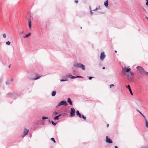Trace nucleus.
Returning <instances> with one entry per match:
<instances>
[{
    "label": "nucleus",
    "mask_w": 148,
    "mask_h": 148,
    "mask_svg": "<svg viewBox=\"0 0 148 148\" xmlns=\"http://www.w3.org/2000/svg\"><path fill=\"white\" fill-rule=\"evenodd\" d=\"M126 87L127 88H128L129 90L131 89L130 86L129 85H128L126 86Z\"/></svg>",
    "instance_id": "nucleus-20"
},
{
    "label": "nucleus",
    "mask_w": 148,
    "mask_h": 148,
    "mask_svg": "<svg viewBox=\"0 0 148 148\" xmlns=\"http://www.w3.org/2000/svg\"><path fill=\"white\" fill-rule=\"evenodd\" d=\"M28 25H29V28L30 29H31V26H32V22H31V19H29L28 20Z\"/></svg>",
    "instance_id": "nucleus-10"
},
{
    "label": "nucleus",
    "mask_w": 148,
    "mask_h": 148,
    "mask_svg": "<svg viewBox=\"0 0 148 148\" xmlns=\"http://www.w3.org/2000/svg\"><path fill=\"white\" fill-rule=\"evenodd\" d=\"M63 105L65 106H67V103L65 101H62L60 102L56 106V108H58L61 105Z\"/></svg>",
    "instance_id": "nucleus-3"
},
{
    "label": "nucleus",
    "mask_w": 148,
    "mask_h": 148,
    "mask_svg": "<svg viewBox=\"0 0 148 148\" xmlns=\"http://www.w3.org/2000/svg\"><path fill=\"white\" fill-rule=\"evenodd\" d=\"M85 120H86V117L85 116H84L83 117V118Z\"/></svg>",
    "instance_id": "nucleus-36"
},
{
    "label": "nucleus",
    "mask_w": 148,
    "mask_h": 148,
    "mask_svg": "<svg viewBox=\"0 0 148 148\" xmlns=\"http://www.w3.org/2000/svg\"><path fill=\"white\" fill-rule=\"evenodd\" d=\"M58 114V112H53V115H57V114Z\"/></svg>",
    "instance_id": "nucleus-28"
},
{
    "label": "nucleus",
    "mask_w": 148,
    "mask_h": 148,
    "mask_svg": "<svg viewBox=\"0 0 148 148\" xmlns=\"http://www.w3.org/2000/svg\"><path fill=\"white\" fill-rule=\"evenodd\" d=\"M115 148H118V147L117 146H115Z\"/></svg>",
    "instance_id": "nucleus-47"
},
{
    "label": "nucleus",
    "mask_w": 148,
    "mask_h": 148,
    "mask_svg": "<svg viewBox=\"0 0 148 148\" xmlns=\"http://www.w3.org/2000/svg\"><path fill=\"white\" fill-rule=\"evenodd\" d=\"M74 66L75 67L79 68H81L82 69L84 70L85 69V66L82 64L80 63H77L74 65Z\"/></svg>",
    "instance_id": "nucleus-1"
},
{
    "label": "nucleus",
    "mask_w": 148,
    "mask_h": 148,
    "mask_svg": "<svg viewBox=\"0 0 148 148\" xmlns=\"http://www.w3.org/2000/svg\"><path fill=\"white\" fill-rule=\"evenodd\" d=\"M67 76L69 77V78L71 79H73L76 78H83V77L79 76H72L71 75H67Z\"/></svg>",
    "instance_id": "nucleus-5"
},
{
    "label": "nucleus",
    "mask_w": 148,
    "mask_h": 148,
    "mask_svg": "<svg viewBox=\"0 0 148 148\" xmlns=\"http://www.w3.org/2000/svg\"><path fill=\"white\" fill-rule=\"evenodd\" d=\"M23 32H24L23 31L21 32H20V34H23Z\"/></svg>",
    "instance_id": "nucleus-42"
},
{
    "label": "nucleus",
    "mask_w": 148,
    "mask_h": 148,
    "mask_svg": "<svg viewBox=\"0 0 148 148\" xmlns=\"http://www.w3.org/2000/svg\"><path fill=\"white\" fill-rule=\"evenodd\" d=\"M114 86V85L113 84H111L110 85V88H111L112 86Z\"/></svg>",
    "instance_id": "nucleus-31"
},
{
    "label": "nucleus",
    "mask_w": 148,
    "mask_h": 148,
    "mask_svg": "<svg viewBox=\"0 0 148 148\" xmlns=\"http://www.w3.org/2000/svg\"><path fill=\"white\" fill-rule=\"evenodd\" d=\"M48 117H45V116H43L42 118V119L43 120H44L47 119H48Z\"/></svg>",
    "instance_id": "nucleus-22"
},
{
    "label": "nucleus",
    "mask_w": 148,
    "mask_h": 148,
    "mask_svg": "<svg viewBox=\"0 0 148 148\" xmlns=\"http://www.w3.org/2000/svg\"><path fill=\"white\" fill-rule=\"evenodd\" d=\"M51 140L53 141L54 143H56V141L55 140L54 138H51Z\"/></svg>",
    "instance_id": "nucleus-19"
},
{
    "label": "nucleus",
    "mask_w": 148,
    "mask_h": 148,
    "mask_svg": "<svg viewBox=\"0 0 148 148\" xmlns=\"http://www.w3.org/2000/svg\"><path fill=\"white\" fill-rule=\"evenodd\" d=\"M90 14H91V15H92V14H93V13L92 12V11H91H91H90Z\"/></svg>",
    "instance_id": "nucleus-41"
},
{
    "label": "nucleus",
    "mask_w": 148,
    "mask_h": 148,
    "mask_svg": "<svg viewBox=\"0 0 148 148\" xmlns=\"http://www.w3.org/2000/svg\"><path fill=\"white\" fill-rule=\"evenodd\" d=\"M114 52H115V53H116V52H117V51H114Z\"/></svg>",
    "instance_id": "nucleus-49"
},
{
    "label": "nucleus",
    "mask_w": 148,
    "mask_h": 148,
    "mask_svg": "<svg viewBox=\"0 0 148 148\" xmlns=\"http://www.w3.org/2000/svg\"><path fill=\"white\" fill-rule=\"evenodd\" d=\"M125 71L127 72H129V71L131 70V69L129 68H127L125 67Z\"/></svg>",
    "instance_id": "nucleus-15"
},
{
    "label": "nucleus",
    "mask_w": 148,
    "mask_h": 148,
    "mask_svg": "<svg viewBox=\"0 0 148 148\" xmlns=\"http://www.w3.org/2000/svg\"><path fill=\"white\" fill-rule=\"evenodd\" d=\"M2 81V79L1 78L0 79V82H1Z\"/></svg>",
    "instance_id": "nucleus-40"
},
{
    "label": "nucleus",
    "mask_w": 148,
    "mask_h": 148,
    "mask_svg": "<svg viewBox=\"0 0 148 148\" xmlns=\"http://www.w3.org/2000/svg\"><path fill=\"white\" fill-rule=\"evenodd\" d=\"M105 69V67H103L102 68V69Z\"/></svg>",
    "instance_id": "nucleus-48"
},
{
    "label": "nucleus",
    "mask_w": 148,
    "mask_h": 148,
    "mask_svg": "<svg viewBox=\"0 0 148 148\" xmlns=\"http://www.w3.org/2000/svg\"><path fill=\"white\" fill-rule=\"evenodd\" d=\"M5 84L6 85L9 84H10V82L8 81H6L5 82Z\"/></svg>",
    "instance_id": "nucleus-27"
},
{
    "label": "nucleus",
    "mask_w": 148,
    "mask_h": 148,
    "mask_svg": "<svg viewBox=\"0 0 148 148\" xmlns=\"http://www.w3.org/2000/svg\"><path fill=\"white\" fill-rule=\"evenodd\" d=\"M10 42L9 41H7L6 43V44L7 45H9L10 44Z\"/></svg>",
    "instance_id": "nucleus-23"
},
{
    "label": "nucleus",
    "mask_w": 148,
    "mask_h": 148,
    "mask_svg": "<svg viewBox=\"0 0 148 148\" xmlns=\"http://www.w3.org/2000/svg\"><path fill=\"white\" fill-rule=\"evenodd\" d=\"M146 5L148 7V1H147L146 2Z\"/></svg>",
    "instance_id": "nucleus-35"
},
{
    "label": "nucleus",
    "mask_w": 148,
    "mask_h": 148,
    "mask_svg": "<svg viewBox=\"0 0 148 148\" xmlns=\"http://www.w3.org/2000/svg\"><path fill=\"white\" fill-rule=\"evenodd\" d=\"M67 102L69 103L71 105H72V103L71 100V99L70 98H69L67 99Z\"/></svg>",
    "instance_id": "nucleus-12"
},
{
    "label": "nucleus",
    "mask_w": 148,
    "mask_h": 148,
    "mask_svg": "<svg viewBox=\"0 0 148 148\" xmlns=\"http://www.w3.org/2000/svg\"><path fill=\"white\" fill-rule=\"evenodd\" d=\"M75 2L76 3H77L78 2V0H75Z\"/></svg>",
    "instance_id": "nucleus-33"
},
{
    "label": "nucleus",
    "mask_w": 148,
    "mask_h": 148,
    "mask_svg": "<svg viewBox=\"0 0 148 148\" xmlns=\"http://www.w3.org/2000/svg\"><path fill=\"white\" fill-rule=\"evenodd\" d=\"M81 117L82 118H83V117H84V115H82V116H81Z\"/></svg>",
    "instance_id": "nucleus-46"
},
{
    "label": "nucleus",
    "mask_w": 148,
    "mask_h": 148,
    "mask_svg": "<svg viewBox=\"0 0 148 148\" xmlns=\"http://www.w3.org/2000/svg\"><path fill=\"white\" fill-rule=\"evenodd\" d=\"M92 77H89L88 79L89 80H90V79H92Z\"/></svg>",
    "instance_id": "nucleus-34"
},
{
    "label": "nucleus",
    "mask_w": 148,
    "mask_h": 148,
    "mask_svg": "<svg viewBox=\"0 0 148 148\" xmlns=\"http://www.w3.org/2000/svg\"><path fill=\"white\" fill-rule=\"evenodd\" d=\"M62 115L61 114H59L58 116L59 117L60 116Z\"/></svg>",
    "instance_id": "nucleus-43"
},
{
    "label": "nucleus",
    "mask_w": 148,
    "mask_h": 148,
    "mask_svg": "<svg viewBox=\"0 0 148 148\" xmlns=\"http://www.w3.org/2000/svg\"><path fill=\"white\" fill-rule=\"evenodd\" d=\"M59 117L58 116H56L54 117V119L55 120H58L59 119Z\"/></svg>",
    "instance_id": "nucleus-18"
},
{
    "label": "nucleus",
    "mask_w": 148,
    "mask_h": 148,
    "mask_svg": "<svg viewBox=\"0 0 148 148\" xmlns=\"http://www.w3.org/2000/svg\"><path fill=\"white\" fill-rule=\"evenodd\" d=\"M8 67H9V68H10V65H9L8 66Z\"/></svg>",
    "instance_id": "nucleus-50"
},
{
    "label": "nucleus",
    "mask_w": 148,
    "mask_h": 148,
    "mask_svg": "<svg viewBox=\"0 0 148 148\" xmlns=\"http://www.w3.org/2000/svg\"><path fill=\"white\" fill-rule=\"evenodd\" d=\"M144 74H145L146 75H148V72L145 71Z\"/></svg>",
    "instance_id": "nucleus-29"
},
{
    "label": "nucleus",
    "mask_w": 148,
    "mask_h": 148,
    "mask_svg": "<svg viewBox=\"0 0 148 148\" xmlns=\"http://www.w3.org/2000/svg\"><path fill=\"white\" fill-rule=\"evenodd\" d=\"M31 34V33H29L28 34L26 35L25 36L23 37L24 38H27L29 36H30Z\"/></svg>",
    "instance_id": "nucleus-16"
},
{
    "label": "nucleus",
    "mask_w": 148,
    "mask_h": 148,
    "mask_svg": "<svg viewBox=\"0 0 148 148\" xmlns=\"http://www.w3.org/2000/svg\"><path fill=\"white\" fill-rule=\"evenodd\" d=\"M137 111L138 112L140 113L141 114V115H142V114H143L142 113L140 112L138 110H137Z\"/></svg>",
    "instance_id": "nucleus-32"
},
{
    "label": "nucleus",
    "mask_w": 148,
    "mask_h": 148,
    "mask_svg": "<svg viewBox=\"0 0 148 148\" xmlns=\"http://www.w3.org/2000/svg\"><path fill=\"white\" fill-rule=\"evenodd\" d=\"M76 115H77L78 116L79 118H82L81 115V114L79 113V112L78 110H77L76 111Z\"/></svg>",
    "instance_id": "nucleus-11"
},
{
    "label": "nucleus",
    "mask_w": 148,
    "mask_h": 148,
    "mask_svg": "<svg viewBox=\"0 0 148 148\" xmlns=\"http://www.w3.org/2000/svg\"><path fill=\"white\" fill-rule=\"evenodd\" d=\"M143 10L145 12H146V10L144 8H143Z\"/></svg>",
    "instance_id": "nucleus-38"
},
{
    "label": "nucleus",
    "mask_w": 148,
    "mask_h": 148,
    "mask_svg": "<svg viewBox=\"0 0 148 148\" xmlns=\"http://www.w3.org/2000/svg\"><path fill=\"white\" fill-rule=\"evenodd\" d=\"M56 94V92L55 91H53L51 93V95L52 96H54Z\"/></svg>",
    "instance_id": "nucleus-14"
},
{
    "label": "nucleus",
    "mask_w": 148,
    "mask_h": 148,
    "mask_svg": "<svg viewBox=\"0 0 148 148\" xmlns=\"http://www.w3.org/2000/svg\"><path fill=\"white\" fill-rule=\"evenodd\" d=\"M51 123L54 126H55L56 125V123L52 121H51Z\"/></svg>",
    "instance_id": "nucleus-25"
},
{
    "label": "nucleus",
    "mask_w": 148,
    "mask_h": 148,
    "mask_svg": "<svg viewBox=\"0 0 148 148\" xmlns=\"http://www.w3.org/2000/svg\"><path fill=\"white\" fill-rule=\"evenodd\" d=\"M130 75H133L134 74L131 71H130Z\"/></svg>",
    "instance_id": "nucleus-30"
},
{
    "label": "nucleus",
    "mask_w": 148,
    "mask_h": 148,
    "mask_svg": "<svg viewBox=\"0 0 148 148\" xmlns=\"http://www.w3.org/2000/svg\"><path fill=\"white\" fill-rule=\"evenodd\" d=\"M106 142L109 143H112V141L110 138H108V136H106Z\"/></svg>",
    "instance_id": "nucleus-7"
},
{
    "label": "nucleus",
    "mask_w": 148,
    "mask_h": 148,
    "mask_svg": "<svg viewBox=\"0 0 148 148\" xmlns=\"http://www.w3.org/2000/svg\"><path fill=\"white\" fill-rule=\"evenodd\" d=\"M147 1H148V0H146V2Z\"/></svg>",
    "instance_id": "nucleus-51"
},
{
    "label": "nucleus",
    "mask_w": 148,
    "mask_h": 148,
    "mask_svg": "<svg viewBox=\"0 0 148 148\" xmlns=\"http://www.w3.org/2000/svg\"><path fill=\"white\" fill-rule=\"evenodd\" d=\"M129 90V91H130L131 95H133V93L132 92L131 89Z\"/></svg>",
    "instance_id": "nucleus-26"
},
{
    "label": "nucleus",
    "mask_w": 148,
    "mask_h": 148,
    "mask_svg": "<svg viewBox=\"0 0 148 148\" xmlns=\"http://www.w3.org/2000/svg\"><path fill=\"white\" fill-rule=\"evenodd\" d=\"M98 9L97 8H96L95 9V10H93V11H95V10H97Z\"/></svg>",
    "instance_id": "nucleus-39"
},
{
    "label": "nucleus",
    "mask_w": 148,
    "mask_h": 148,
    "mask_svg": "<svg viewBox=\"0 0 148 148\" xmlns=\"http://www.w3.org/2000/svg\"><path fill=\"white\" fill-rule=\"evenodd\" d=\"M3 36L4 38H5L6 37V36L5 34H3Z\"/></svg>",
    "instance_id": "nucleus-24"
},
{
    "label": "nucleus",
    "mask_w": 148,
    "mask_h": 148,
    "mask_svg": "<svg viewBox=\"0 0 148 148\" xmlns=\"http://www.w3.org/2000/svg\"><path fill=\"white\" fill-rule=\"evenodd\" d=\"M136 69L141 74L144 75V74L145 71L142 67L140 66H138L136 67Z\"/></svg>",
    "instance_id": "nucleus-2"
},
{
    "label": "nucleus",
    "mask_w": 148,
    "mask_h": 148,
    "mask_svg": "<svg viewBox=\"0 0 148 148\" xmlns=\"http://www.w3.org/2000/svg\"><path fill=\"white\" fill-rule=\"evenodd\" d=\"M41 77V76L36 77V78H34L33 79L34 80H37V79H39L40 77Z\"/></svg>",
    "instance_id": "nucleus-17"
},
{
    "label": "nucleus",
    "mask_w": 148,
    "mask_h": 148,
    "mask_svg": "<svg viewBox=\"0 0 148 148\" xmlns=\"http://www.w3.org/2000/svg\"><path fill=\"white\" fill-rule=\"evenodd\" d=\"M138 101L140 102V103H141V100H138Z\"/></svg>",
    "instance_id": "nucleus-37"
},
{
    "label": "nucleus",
    "mask_w": 148,
    "mask_h": 148,
    "mask_svg": "<svg viewBox=\"0 0 148 148\" xmlns=\"http://www.w3.org/2000/svg\"><path fill=\"white\" fill-rule=\"evenodd\" d=\"M75 109L73 108H71L70 112V116L71 117L74 116L75 115Z\"/></svg>",
    "instance_id": "nucleus-4"
},
{
    "label": "nucleus",
    "mask_w": 148,
    "mask_h": 148,
    "mask_svg": "<svg viewBox=\"0 0 148 148\" xmlns=\"http://www.w3.org/2000/svg\"><path fill=\"white\" fill-rule=\"evenodd\" d=\"M141 148H148L147 147H142Z\"/></svg>",
    "instance_id": "nucleus-45"
},
{
    "label": "nucleus",
    "mask_w": 148,
    "mask_h": 148,
    "mask_svg": "<svg viewBox=\"0 0 148 148\" xmlns=\"http://www.w3.org/2000/svg\"><path fill=\"white\" fill-rule=\"evenodd\" d=\"M29 132V130L26 129H25L24 131L23 132V134L24 135L23 136V137H24L25 136V135H26L27 134H28V132Z\"/></svg>",
    "instance_id": "nucleus-9"
},
{
    "label": "nucleus",
    "mask_w": 148,
    "mask_h": 148,
    "mask_svg": "<svg viewBox=\"0 0 148 148\" xmlns=\"http://www.w3.org/2000/svg\"><path fill=\"white\" fill-rule=\"evenodd\" d=\"M108 1L107 0L104 3V5L106 7H107L108 5Z\"/></svg>",
    "instance_id": "nucleus-13"
},
{
    "label": "nucleus",
    "mask_w": 148,
    "mask_h": 148,
    "mask_svg": "<svg viewBox=\"0 0 148 148\" xmlns=\"http://www.w3.org/2000/svg\"><path fill=\"white\" fill-rule=\"evenodd\" d=\"M142 116L143 117L145 121V126L146 127L148 128V121L145 116L143 114H142Z\"/></svg>",
    "instance_id": "nucleus-8"
},
{
    "label": "nucleus",
    "mask_w": 148,
    "mask_h": 148,
    "mask_svg": "<svg viewBox=\"0 0 148 148\" xmlns=\"http://www.w3.org/2000/svg\"><path fill=\"white\" fill-rule=\"evenodd\" d=\"M109 124H107V127H109Z\"/></svg>",
    "instance_id": "nucleus-44"
},
{
    "label": "nucleus",
    "mask_w": 148,
    "mask_h": 148,
    "mask_svg": "<svg viewBox=\"0 0 148 148\" xmlns=\"http://www.w3.org/2000/svg\"><path fill=\"white\" fill-rule=\"evenodd\" d=\"M12 81H13V79H12Z\"/></svg>",
    "instance_id": "nucleus-52"
},
{
    "label": "nucleus",
    "mask_w": 148,
    "mask_h": 148,
    "mask_svg": "<svg viewBox=\"0 0 148 148\" xmlns=\"http://www.w3.org/2000/svg\"><path fill=\"white\" fill-rule=\"evenodd\" d=\"M106 57L105 55L104 54V52H103L101 53L100 55V59L101 60H103Z\"/></svg>",
    "instance_id": "nucleus-6"
},
{
    "label": "nucleus",
    "mask_w": 148,
    "mask_h": 148,
    "mask_svg": "<svg viewBox=\"0 0 148 148\" xmlns=\"http://www.w3.org/2000/svg\"><path fill=\"white\" fill-rule=\"evenodd\" d=\"M68 80V79H61L60 80V82H64V81H67Z\"/></svg>",
    "instance_id": "nucleus-21"
}]
</instances>
